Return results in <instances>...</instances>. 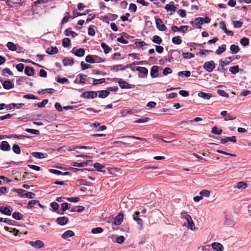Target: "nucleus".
Returning <instances> with one entry per match:
<instances>
[{"instance_id": "obj_42", "label": "nucleus", "mask_w": 251, "mask_h": 251, "mask_svg": "<svg viewBox=\"0 0 251 251\" xmlns=\"http://www.w3.org/2000/svg\"><path fill=\"white\" fill-rule=\"evenodd\" d=\"M94 167L96 170L100 172H104L105 171H103L102 169L104 168V166L99 163H95L94 164Z\"/></svg>"}, {"instance_id": "obj_63", "label": "nucleus", "mask_w": 251, "mask_h": 251, "mask_svg": "<svg viewBox=\"0 0 251 251\" xmlns=\"http://www.w3.org/2000/svg\"><path fill=\"white\" fill-rule=\"evenodd\" d=\"M94 55L95 63L103 62L105 61L104 59H102L99 56L96 55Z\"/></svg>"}, {"instance_id": "obj_3", "label": "nucleus", "mask_w": 251, "mask_h": 251, "mask_svg": "<svg viewBox=\"0 0 251 251\" xmlns=\"http://www.w3.org/2000/svg\"><path fill=\"white\" fill-rule=\"evenodd\" d=\"M97 96V92L94 91H85L81 95L82 97L87 99L95 98Z\"/></svg>"}, {"instance_id": "obj_40", "label": "nucleus", "mask_w": 251, "mask_h": 251, "mask_svg": "<svg viewBox=\"0 0 251 251\" xmlns=\"http://www.w3.org/2000/svg\"><path fill=\"white\" fill-rule=\"evenodd\" d=\"M152 41L154 43L160 44L162 42V40L160 36L158 35H154L152 37Z\"/></svg>"}, {"instance_id": "obj_28", "label": "nucleus", "mask_w": 251, "mask_h": 251, "mask_svg": "<svg viewBox=\"0 0 251 251\" xmlns=\"http://www.w3.org/2000/svg\"><path fill=\"white\" fill-rule=\"evenodd\" d=\"M226 50V45L223 44L222 46L218 47V49L216 50L215 53L217 55H220L224 52Z\"/></svg>"}, {"instance_id": "obj_11", "label": "nucleus", "mask_w": 251, "mask_h": 251, "mask_svg": "<svg viewBox=\"0 0 251 251\" xmlns=\"http://www.w3.org/2000/svg\"><path fill=\"white\" fill-rule=\"evenodd\" d=\"M29 244L31 246L38 249H41L43 248L44 246V243L40 240H36V241H30L29 242Z\"/></svg>"}, {"instance_id": "obj_25", "label": "nucleus", "mask_w": 251, "mask_h": 251, "mask_svg": "<svg viewBox=\"0 0 251 251\" xmlns=\"http://www.w3.org/2000/svg\"><path fill=\"white\" fill-rule=\"evenodd\" d=\"M2 86L6 90H9L14 87L13 84L9 80L4 81L2 83Z\"/></svg>"}, {"instance_id": "obj_35", "label": "nucleus", "mask_w": 251, "mask_h": 251, "mask_svg": "<svg viewBox=\"0 0 251 251\" xmlns=\"http://www.w3.org/2000/svg\"><path fill=\"white\" fill-rule=\"evenodd\" d=\"M87 75L80 74L77 75V77L79 78V84H85V81L86 80Z\"/></svg>"}, {"instance_id": "obj_37", "label": "nucleus", "mask_w": 251, "mask_h": 251, "mask_svg": "<svg viewBox=\"0 0 251 251\" xmlns=\"http://www.w3.org/2000/svg\"><path fill=\"white\" fill-rule=\"evenodd\" d=\"M12 191L17 193L21 198H25V194L26 192L25 190L22 189H13Z\"/></svg>"}, {"instance_id": "obj_41", "label": "nucleus", "mask_w": 251, "mask_h": 251, "mask_svg": "<svg viewBox=\"0 0 251 251\" xmlns=\"http://www.w3.org/2000/svg\"><path fill=\"white\" fill-rule=\"evenodd\" d=\"M89 10H86L84 13H81L78 12H75V10H74L73 11V16H72V19H74L76 17L81 16L82 15H85L89 13Z\"/></svg>"}, {"instance_id": "obj_1", "label": "nucleus", "mask_w": 251, "mask_h": 251, "mask_svg": "<svg viewBox=\"0 0 251 251\" xmlns=\"http://www.w3.org/2000/svg\"><path fill=\"white\" fill-rule=\"evenodd\" d=\"M211 22V19L208 17H205L204 18L199 17L196 18L194 21H191L190 22V24L193 26L198 25L197 28L201 29V25L203 24H209Z\"/></svg>"}, {"instance_id": "obj_15", "label": "nucleus", "mask_w": 251, "mask_h": 251, "mask_svg": "<svg viewBox=\"0 0 251 251\" xmlns=\"http://www.w3.org/2000/svg\"><path fill=\"white\" fill-rule=\"evenodd\" d=\"M91 160H87L86 161H83V162L81 163H77L75 162H73L71 163V165L74 167H83L84 166H88V163H91Z\"/></svg>"}, {"instance_id": "obj_30", "label": "nucleus", "mask_w": 251, "mask_h": 251, "mask_svg": "<svg viewBox=\"0 0 251 251\" xmlns=\"http://www.w3.org/2000/svg\"><path fill=\"white\" fill-rule=\"evenodd\" d=\"M109 95V92L107 90H101L99 92V97L104 99Z\"/></svg>"}, {"instance_id": "obj_17", "label": "nucleus", "mask_w": 251, "mask_h": 251, "mask_svg": "<svg viewBox=\"0 0 251 251\" xmlns=\"http://www.w3.org/2000/svg\"><path fill=\"white\" fill-rule=\"evenodd\" d=\"M158 75V67L157 66H153L151 68V76L152 78H155Z\"/></svg>"}, {"instance_id": "obj_5", "label": "nucleus", "mask_w": 251, "mask_h": 251, "mask_svg": "<svg viewBox=\"0 0 251 251\" xmlns=\"http://www.w3.org/2000/svg\"><path fill=\"white\" fill-rule=\"evenodd\" d=\"M184 217L187 222L188 228L191 230H194L196 227L191 216L189 214H186Z\"/></svg>"}, {"instance_id": "obj_24", "label": "nucleus", "mask_w": 251, "mask_h": 251, "mask_svg": "<svg viewBox=\"0 0 251 251\" xmlns=\"http://www.w3.org/2000/svg\"><path fill=\"white\" fill-rule=\"evenodd\" d=\"M39 204V201L38 200H31L29 201L27 205V208L28 209H32L33 208L35 207L36 206Z\"/></svg>"}, {"instance_id": "obj_60", "label": "nucleus", "mask_w": 251, "mask_h": 251, "mask_svg": "<svg viewBox=\"0 0 251 251\" xmlns=\"http://www.w3.org/2000/svg\"><path fill=\"white\" fill-rule=\"evenodd\" d=\"M149 120H150V118L148 117H146L145 118L138 119L136 120L135 121H134V123H138V124L143 123H146V122H148L149 121Z\"/></svg>"}, {"instance_id": "obj_36", "label": "nucleus", "mask_w": 251, "mask_h": 251, "mask_svg": "<svg viewBox=\"0 0 251 251\" xmlns=\"http://www.w3.org/2000/svg\"><path fill=\"white\" fill-rule=\"evenodd\" d=\"M230 50L233 54H236L240 50V48L238 46L232 44L230 47Z\"/></svg>"}, {"instance_id": "obj_44", "label": "nucleus", "mask_w": 251, "mask_h": 251, "mask_svg": "<svg viewBox=\"0 0 251 251\" xmlns=\"http://www.w3.org/2000/svg\"><path fill=\"white\" fill-rule=\"evenodd\" d=\"M105 78H102L99 79L93 78L92 84L94 85H96L98 84L103 83L105 82Z\"/></svg>"}, {"instance_id": "obj_32", "label": "nucleus", "mask_w": 251, "mask_h": 251, "mask_svg": "<svg viewBox=\"0 0 251 251\" xmlns=\"http://www.w3.org/2000/svg\"><path fill=\"white\" fill-rule=\"evenodd\" d=\"M65 34L66 36H71L73 37H75L77 35V34L76 32L71 30V28H67L65 31Z\"/></svg>"}, {"instance_id": "obj_29", "label": "nucleus", "mask_w": 251, "mask_h": 251, "mask_svg": "<svg viewBox=\"0 0 251 251\" xmlns=\"http://www.w3.org/2000/svg\"><path fill=\"white\" fill-rule=\"evenodd\" d=\"M0 212L6 215L10 216L11 214V210L6 207H0Z\"/></svg>"}, {"instance_id": "obj_58", "label": "nucleus", "mask_w": 251, "mask_h": 251, "mask_svg": "<svg viewBox=\"0 0 251 251\" xmlns=\"http://www.w3.org/2000/svg\"><path fill=\"white\" fill-rule=\"evenodd\" d=\"M25 131L28 133L33 134H36L38 135L40 134V131L36 129H30V128H26L25 129Z\"/></svg>"}, {"instance_id": "obj_13", "label": "nucleus", "mask_w": 251, "mask_h": 251, "mask_svg": "<svg viewBox=\"0 0 251 251\" xmlns=\"http://www.w3.org/2000/svg\"><path fill=\"white\" fill-rule=\"evenodd\" d=\"M237 141L236 137L233 136L232 137H226L224 138H222L220 140L221 143L222 144H225L228 142H232L233 143H236Z\"/></svg>"}, {"instance_id": "obj_53", "label": "nucleus", "mask_w": 251, "mask_h": 251, "mask_svg": "<svg viewBox=\"0 0 251 251\" xmlns=\"http://www.w3.org/2000/svg\"><path fill=\"white\" fill-rule=\"evenodd\" d=\"M126 138H132V139H135L138 140L140 141H147V139L145 138L136 137V136H124L122 137L121 138L124 139Z\"/></svg>"}, {"instance_id": "obj_16", "label": "nucleus", "mask_w": 251, "mask_h": 251, "mask_svg": "<svg viewBox=\"0 0 251 251\" xmlns=\"http://www.w3.org/2000/svg\"><path fill=\"white\" fill-rule=\"evenodd\" d=\"M128 67H129V65H127L125 67H123L122 65L119 64V65H117L111 66H110V70H111V71H115L117 72L119 70L124 71L126 68H127Z\"/></svg>"}, {"instance_id": "obj_12", "label": "nucleus", "mask_w": 251, "mask_h": 251, "mask_svg": "<svg viewBox=\"0 0 251 251\" xmlns=\"http://www.w3.org/2000/svg\"><path fill=\"white\" fill-rule=\"evenodd\" d=\"M140 212L137 211L133 215V220L139 225L140 227L143 225V220L139 217Z\"/></svg>"}, {"instance_id": "obj_34", "label": "nucleus", "mask_w": 251, "mask_h": 251, "mask_svg": "<svg viewBox=\"0 0 251 251\" xmlns=\"http://www.w3.org/2000/svg\"><path fill=\"white\" fill-rule=\"evenodd\" d=\"M6 46L7 48L11 51H16L17 50V46L12 42H8L7 43Z\"/></svg>"}, {"instance_id": "obj_23", "label": "nucleus", "mask_w": 251, "mask_h": 251, "mask_svg": "<svg viewBox=\"0 0 251 251\" xmlns=\"http://www.w3.org/2000/svg\"><path fill=\"white\" fill-rule=\"evenodd\" d=\"M25 73L27 76H33L34 74V70L32 67L26 66L25 69Z\"/></svg>"}, {"instance_id": "obj_48", "label": "nucleus", "mask_w": 251, "mask_h": 251, "mask_svg": "<svg viewBox=\"0 0 251 251\" xmlns=\"http://www.w3.org/2000/svg\"><path fill=\"white\" fill-rule=\"evenodd\" d=\"M71 41L69 38H64L62 40V46L67 48L70 46Z\"/></svg>"}, {"instance_id": "obj_45", "label": "nucleus", "mask_w": 251, "mask_h": 251, "mask_svg": "<svg viewBox=\"0 0 251 251\" xmlns=\"http://www.w3.org/2000/svg\"><path fill=\"white\" fill-rule=\"evenodd\" d=\"M12 216L14 219L17 220H20L23 217V215L20 212H14Z\"/></svg>"}, {"instance_id": "obj_43", "label": "nucleus", "mask_w": 251, "mask_h": 251, "mask_svg": "<svg viewBox=\"0 0 251 251\" xmlns=\"http://www.w3.org/2000/svg\"><path fill=\"white\" fill-rule=\"evenodd\" d=\"M172 42L175 45H180L182 43V40L179 36H175L172 38Z\"/></svg>"}, {"instance_id": "obj_21", "label": "nucleus", "mask_w": 251, "mask_h": 251, "mask_svg": "<svg viewBox=\"0 0 251 251\" xmlns=\"http://www.w3.org/2000/svg\"><path fill=\"white\" fill-rule=\"evenodd\" d=\"M75 236V233L74 231L71 230H68L64 232L61 235L62 238L66 239L69 237H71Z\"/></svg>"}, {"instance_id": "obj_47", "label": "nucleus", "mask_w": 251, "mask_h": 251, "mask_svg": "<svg viewBox=\"0 0 251 251\" xmlns=\"http://www.w3.org/2000/svg\"><path fill=\"white\" fill-rule=\"evenodd\" d=\"M178 75L179 76L189 77L191 75V72L189 71H183L178 72Z\"/></svg>"}, {"instance_id": "obj_8", "label": "nucleus", "mask_w": 251, "mask_h": 251, "mask_svg": "<svg viewBox=\"0 0 251 251\" xmlns=\"http://www.w3.org/2000/svg\"><path fill=\"white\" fill-rule=\"evenodd\" d=\"M165 9L167 12H171V13L170 15H172L173 12L176 11V7L174 5L173 1L170 2L169 4H167L165 6Z\"/></svg>"}, {"instance_id": "obj_49", "label": "nucleus", "mask_w": 251, "mask_h": 251, "mask_svg": "<svg viewBox=\"0 0 251 251\" xmlns=\"http://www.w3.org/2000/svg\"><path fill=\"white\" fill-rule=\"evenodd\" d=\"M229 71L233 74H236L239 72V66L236 65L230 67Z\"/></svg>"}, {"instance_id": "obj_31", "label": "nucleus", "mask_w": 251, "mask_h": 251, "mask_svg": "<svg viewBox=\"0 0 251 251\" xmlns=\"http://www.w3.org/2000/svg\"><path fill=\"white\" fill-rule=\"evenodd\" d=\"M100 45L105 54L108 53L112 50V49L105 43H101Z\"/></svg>"}, {"instance_id": "obj_64", "label": "nucleus", "mask_w": 251, "mask_h": 251, "mask_svg": "<svg viewBox=\"0 0 251 251\" xmlns=\"http://www.w3.org/2000/svg\"><path fill=\"white\" fill-rule=\"evenodd\" d=\"M172 73V70L170 68L166 67L164 69L163 71V74L164 75L166 76L169 74H170Z\"/></svg>"}, {"instance_id": "obj_18", "label": "nucleus", "mask_w": 251, "mask_h": 251, "mask_svg": "<svg viewBox=\"0 0 251 251\" xmlns=\"http://www.w3.org/2000/svg\"><path fill=\"white\" fill-rule=\"evenodd\" d=\"M211 247L214 250L217 251H223L224 250L223 246L218 242L213 243L211 245Z\"/></svg>"}, {"instance_id": "obj_46", "label": "nucleus", "mask_w": 251, "mask_h": 251, "mask_svg": "<svg viewBox=\"0 0 251 251\" xmlns=\"http://www.w3.org/2000/svg\"><path fill=\"white\" fill-rule=\"evenodd\" d=\"M225 224L228 226H232L234 225V222L230 217L226 216L225 220Z\"/></svg>"}, {"instance_id": "obj_26", "label": "nucleus", "mask_w": 251, "mask_h": 251, "mask_svg": "<svg viewBox=\"0 0 251 251\" xmlns=\"http://www.w3.org/2000/svg\"><path fill=\"white\" fill-rule=\"evenodd\" d=\"M55 91V90L52 88H46L44 89H42L41 90H39L37 92V93L39 95H44L46 93L49 94H52Z\"/></svg>"}, {"instance_id": "obj_6", "label": "nucleus", "mask_w": 251, "mask_h": 251, "mask_svg": "<svg viewBox=\"0 0 251 251\" xmlns=\"http://www.w3.org/2000/svg\"><path fill=\"white\" fill-rule=\"evenodd\" d=\"M118 83L122 89H131L133 88L131 84H129L126 81L124 80L122 78L119 79Z\"/></svg>"}, {"instance_id": "obj_56", "label": "nucleus", "mask_w": 251, "mask_h": 251, "mask_svg": "<svg viewBox=\"0 0 251 251\" xmlns=\"http://www.w3.org/2000/svg\"><path fill=\"white\" fill-rule=\"evenodd\" d=\"M240 44L243 46H247L249 44V39L247 37H243L240 40Z\"/></svg>"}, {"instance_id": "obj_27", "label": "nucleus", "mask_w": 251, "mask_h": 251, "mask_svg": "<svg viewBox=\"0 0 251 251\" xmlns=\"http://www.w3.org/2000/svg\"><path fill=\"white\" fill-rule=\"evenodd\" d=\"M198 96L205 100H209L212 97L211 93H206L203 92H200L198 93Z\"/></svg>"}, {"instance_id": "obj_54", "label": "nucleus", "mask_w": 251, "mask_h": 251, "mask_svg": "<svg viewBox=\"0 0 251 251\" xmlns=\"http://www.w3.org/2000/svg\"><path fill=\"white\" fill-rule=\"evenodd\" d=\"M233 27L235 28H241L243 25V22L240 21H234L232 22Z\"/></svg>"}, {"instance_id": "obj_4", "label": "nucleus", "mask_w": 251, "mask_h": 251, "mask_svg": "<svg viewBox=\"0 0 251 251\" xmlns=\"http://www.w3.org/2000/svg\"><path fill=\"white\" fill-rule=\"evenodd\" d=\"M136 71H139L140 74H139V77L141 78L146 77L148 74V70L143 67H136L135 68Z\"/></svg>"}, {"instance_id": "obj_50", "label": "nucleus", "mask_w": 251, "mask_h": 251, "mask_svg": "<svg viewBox=\"0 0 251 251\" xmlns=\"http://www.w3.org/2000/svg\"><path fill=\"white\" fill-rule=\"evenodd\" d=\"M12 151L15 153L17 154H20L21 151L20 147L17 144H14L13 145Z\"/></svg>"}, {"instance_id": "obj_10", "label": "nucleus", "mask_w": 251, "mask_h": 251, "mask_svg": "<svg viewBox=\"0 0 251 251\" xmlns=\"http://www.w3.org/2000/svg\"><path fill=\"white\" fill-rule=\"evenodd\" d=\"M69 221V219L68 217L63 216V217H59L56 219V222L57 224L60 226H65L66 225Z\"/></svg>"}, {"instance_id": "obj_51", "label": "nucleus", "mask_w": 251, "mask_h": 251, "mask_svg": "<svg viewBox=\"0 0 251 251\" xmlns=\"http://www.w3.org/2000/svg\"><path fill=\"white\" fill-rule=\"evenodd\" d=\"M200 194L202 198L203 197L208 198L210 196V192L207 190H203L200 192Z\"/></svg>"}, {"instance_id": "obj_22", "label": "nucleus", "mask_w": 251, "mask_h": 251, "mask_svg": "<svg viewBox=\"0 0 251 251\" xmlns=\"http://www.w3.org/2000/svg\"><path fill=\"white\" fill-rule=\"evenodd\" d=\"M32 155L38 159L45 158L48 156L47 154L39 152H33Z\"/></svg>"}, {"instance_id": "obj_20", "label": "nucleus", "mask_w": 251, "mask_h": 251, "mask_svg": "<svg viewBox=\"0 0 251 251\" xmlns=\"http://www.w3.org/2000/svg\"><path fill=\"white\" fill-rule=\"evenodd\" d=\"M58 50L56 47H50L48 48L46 52L50 55H53L57 53Z\"/></svg>"}, {"instance_id": "obj_62", "label": "nucleus", "mask_w": 251, "mask_h": 251, "mask_svg": "<svg viewBox=\"0 0 251 251\" xmlns=\"http://www.w3.org/2000/svg\"><path fill=\"white\" fill-rule=\"evenodd\" d=\"M81 68L82 70H85L91 68V65L89 64H86L83 61L81 62L80 63Z\"/></svg>"}, {"instance_id": "obj_14", "label": "nucleus", "mask_w": 251, "mask_h": 251, "mask_svg": "<svg viewBox=\"0 0 251 251\" xmlns=\"http://www.w3.org/2000/svg\"><path fill=\"white\" fill-rule=\"evenodd\" d=\"M0 149L5 151H8L10 150V146L8 142L3 141L0 145Z\"/></svg>"}, {"instance_id": "obj_33", "label": "nucleus", "mask_w": 251, "mask_h": 251, "mask_svg": "<svg viewBox=\"0 0 251 251\" xmlns=\"http://www.w3.org/2000/svg\"><path fill=\"white\" fill-rule=\"evenodd\" d=\"M73 53V52L72 51ZM74 54L77 57H82L84 55L85 50L83 49L79 48L77 49L75 52H74Z\"/></svg>"}, {"instance_id": "obj_57", "label": "nucleus", "mask_w": 251, "mask_h": 251, "mask_svg": "<svg viewBox=\"0 0 251 251\" xmlns=\"http://www.w3.org/2000/svg\"><path fill=\"white\" fill-rule=\"evenodd\" d=\"M102 232H103V229L100 227L93 228L91 230V232L94 234L100 233Z\"/></svg>"}, {"instance_id": "obj_9", "label": "nucleus", "mask_w": 251, "mask_h": 251, "mask_svg": "<svg viewBox=\"0 0 251 251\" xmlns=\"http://www.w3.org/2000/svg\"><path fill=\"white\" fill-rule=\"evenodd\" d=\"M124 214L119 213L117 214L114 220V224L115 225L119 226L121 224L123 221Z\"/></svg>"}, {"instance_id": "obj_39", "label": "nucleus", "mask_w": 251, "mask_h": 251, "mask_svg": "<svg viewBox=\"0 0 251 251\" xmlns=\"http://www.w3.org/2000/svg\"><path fill=\"white\" fill-rule=\"evenodd\" d=\"M211 133L216 135H220L222 133V129L217 126H214L211 130Z\"/></svg>"}, {"instance_id": "obj_61", "label": "nucleus", "mask_w": 251, "mask_h": 251, "mask_svg": "<svg viewBox=\"0 0 251 251\" xmlns=\"http://www.w3.org/2000/svg\"><path fill=\"white\" fill-rule=\"evenodd\" d=\"M12 137L18 139H25V138H30L28 136L17 134H12Z\"/></svg>"}, {"instance_id": "obj_38", "label": "nucleus", "mask_w": 251, "mask_h": 251, "mask_svg": "<svg viewBox=\"0 0 251 251\" xmlns=\"http://www.w3.org/2000/svg\"><path fill=\"white\" fill-rule=\"evenodd\" d=\"M85 61L87 63L93 64L95 63L94 55L89 54L85 57Z\"/></svg>"}, {"instance_id": "obj_55", "label": "nucleus", "mask_w": 251, "mask_h": 251, "mask_svg": "<svg viewBox=\"0 0 251 251\" xmlns=\"http://www.w3.org/2000/svg\"><path fill=\"white\" fill-rule=\"evenodd\" d=\"M182 55L183 58L185 59H190L195 57V55L190 52H183Z\"/></svg>"}, {"instance_id": "obj_52", "label": "nucleus", "mask_w": 251, "mask_h": 251, "mask_svg": "<svg viewBox=\"0 0 251 251\" xmlns=\"http://www.w3.org/2000/svg\"><path fill=\"white\" fill-rule=\"evenodd\" d=\"M247 186V184L243 181H240L237 184V188L239 189H244L246 188Z\"/></svg>"}, {"instance_id": "obj_59", "label": "nucleus", "mask_w": 251, "mask_h": 251, "mask_svg": "<svg viewBox=\"0 0 251 251\" xmlns=\"http://www.w3.org/2000/svg\"><path fill=\"white\" fill-rule=\"evenodd\" d=\"M48 100L45 99L43 100L41 102L37 103L36 105L39 108H43L45 106V105L48 103Z\"/></svg>"}, {"instance_id": "obj_19", "label": "nucleus", "mask_w": 251, "mask_h": 251, "mask_svg": "<svg viewBox=\"0 0 251 251\" xmlns=\"http://www.w3.org/2000/svg\"><path fill=\"white\" fill-rule=\"evenodd\" d=\"M64 66H73L74 64V59L68 57L64 58L62 60Z\"/></svg>"}, {"instance_id": "obj_2", "label": "nucleus", "mask_w": 251, "mask_h": 251, "mask_svg": "<svg viewBox=\"0 0 251 251\" xmlns=\"http://www.w3.org/2000/svg\"><path fill=\"white\" fill-rule=\"evenodd\" d=\"M203 69L208 72H211L215 68V63L211 60L205 62L203 65Z\"/></svg>"}, {"instance_id": "obj_7", "label": "nucleus", "mask_w": 251, "mask_h": 251, "mask_svg": "<svg viewBox=\"0 0 251 251\" xmlns=\"http://www.w3.org/2000/svg\"><path fill=\"white\" fill-rule=\"evenodd\" d=\"M155 24L156 25L157 28L161 31H164L166 29V26L163 23L161 19L158 18L155 20Z\"/></svg>"}]
</instances>
